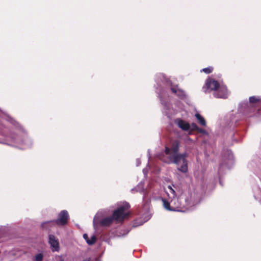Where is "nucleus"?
<instances>
[{"instance_id": "obj_8", "label": "nucleus", "mask_w": 261, "mask_h": 261, "mask_svg": "<svg viewBox=\"0 0 261 261\" xmlns=\"http://www.w3.org/2000/svg\"><path fill=\"white\" fill-rule=\"evenodd\" d=\"M171 90L172 93L175 94L180 98H184L186 96L184 91L178 89L177 85L171 87Z\"/></svg>"}, {"instance_id": "obj_1", "label": "nucleus", "mask_w": 261, "mask_h": 261, "mask_svg": "<svg viewBox=\"0 0 261 261\" xmlns=\"http://www.w3.org/2000/svg\"><path fill=\"white\" fill-rule=\"evenodd\" d=\"M188 153L186 152L174 154L167 159H163V161L168 164L174 163L177 167V169L182 173H187L188 171V161L187 158Z\"/></svg>"}, {"instance_id": "obj_20", "label": "nucleus", "mask_w": 261, "mask_h": 261, "mask_svg": "<svg viewBox=\"0 0 261 261\" xmlns=\"http://www.w3.org/2000/svg\"><path fill=\"white\" fill-rule=\"evenodd\" d=\"M191 129L192 130L197 131L198 129H199V127L195 123H192L191 124Z\"/></svg>"}, {"instance_id": "obj_13", "label": "nucleus", "mask_w": 261, "mask_h": 261, "mask_svg": "<svg viewBox=\"0 0 261 261\" xmlns=\"http://www.w3.org/2000/svg\"><path fill=\"white\" fill-rule=\"evenodd\" d=\"M195 117L197 118V120L198 121L200 125H201L202 126L206 125L205 120L199 113H196L195 114Z\"/></svg>"}, {"instance_id": "obj_4", "label": "nucleus", "mask_w": 261, "mask_h": 261, "mask_svg": "<svg viewBox=\"0 0 261 261\" xmlns=\"http://www.w3.org/2000/svg\"><path fill=\"white\" fill-rule=\"evenodd\" d=\"M69 216L68 213L66 210H63L59 214L57 219L54 222L58 226L65 225L69 220Z\"/></svg>"}, {"instance_id": "obj_10", "label": "nucleus", "mask_w": 261, "mask_h": 261, "mask_svg": "<svg viewBox=\"0 0 261 261\" xmlns=\"http://www.w3.org/2000/svg\"><path fill=\"white\" fill-rule=\"evenodd\" d=\"M180 147V142L178 140H174L172 142L171 148V153H173L174 154H179L178 151L179 150Z\"/></svg>"}, {"instance_id": "obj_6", "label": "nucleus", "mask_w": 261, "mask_h": 261, "mask_svg": "<svg viewBox=\"0 0 261 261\" xmlns=\"http://www.w3.org/2000/svg\"><path fill=\"white\" fill-rule=\"evenodd\" d=\"M48 242L51 246L53 251H59L60 247L58 240L53 234L48 236Z\"/></svg>"}, {"instance_id": "obj_23", "label": "nucleus", "mask_w": 261, "mask_h": 261, "mask_svg": "<svg viewBox=\"0 0 261 261\" xmlns=\"http://www.w3.org/2000/svg\"><path fill=\"white\" fill-rule=\"evenodd\" d=\"M90 258H87L85 259L83 261H90Z\"/></svg>"}, {"instance_id": "obj_18", "label": "nucleus", "mask_w": 261, "mask_h": 261, "mask_svg": "<svg viewBox=\"0 0 261 261\" xmlns=\"http://www.w3.org/2000/svg\"><path fill=\"white\" fill-rule=\"evenodd\" d=\"M43 257V256L42 253H38L35 256V260L36 261H42Z\"/></svg>"}, {"instance_id": "obj_11", "label": "nucleus", "mask_w": 261, "mask_h": 261, "mask_svg": "<svg viewBox=\"0 0 261 261\" xmlns=\"http://www.w3.org/2000/svg\"><path fill=\"white\" fill-rule=\"evenodd\" d=\"M113 221L114 220L112 216L108 217L102 219L100 222V224L102 226H109L112 224Z\"/></svg>"}, {"instance_id": "obj_16", "label": "nucleus", "mask_w": 261, "mask_h": 261, "mask_svg": "<svg viewBox=\"0 0 261 261\" xmlns=\"http://www.w3.org/2000/svg\"><path fill=\"white\" fill-rule=\"evenodd\" d=\"M202 71L206 74H209L213 71V68L212 67H208L207 68H205L202 69Z\"/></svg>"}, {"instance_id": "obj_19", "label": "nucleus", "mask_w": 261, "mask_h": 261, "mask_svg": "<svg viewBox=\"0 0 261 261\" xmlns=\"http://www.w3.org/2000/svg\"><path fill=\"white\" fill-rule=\"evenodd\" d=\"M54 261H65L64 257L61 255H56L55 257Z\"/></svg>"}, {"instance_id": "obj_7", "label": "nucleus", "mask_w": 261, "mask_h": 261, "mask_svg": "<svg viewBox=\"0 0 261 261\" xmlns=\"http://www.w3.org/2000/svg\"><path fill=\"white\" fill-rule=\"evenodd\" d=\"M176 124H177L178 126L184 130H188L190 128V125L189 123L187 122L185 120L177 119L175 121Z\"/></svg>"}, {"instance_id": "obj_17", "label": "nucleus", "mask_w": 261, "mask_h": 261, "mask_svg": "<svg viewBox=\"0 0 261 261\" xmlns=\"http://www.w3.org/2000/svg\"><path fill=\"white\" fill-rule=\"evenodd\" d=\"M165 152L166 153V154L167 155H169V157L171 156H172L173 153H171V147L169 148L168 147H165Z\"/></svg>"}, {"instance_id": "obj_14", "label": "nucleus", "mask_w": 261, "mask_h": 261, "mask_svg": "<svg viewBox=\"0 0 261 261\" xmlns=\"http://www.w3.org/2000/svg\"><path fill=\"white\" fill-rule=\"evenodd\" d=\"M96 237L95 236H92L89 240H87V244L90 245L94 244L96 241Z\"/></svg>"}, {"instance_id": "obj_15", "label": "nucleus", "mask_w": 261, "mask_h": 261, "mask_svg": "<svg viewBox=\"0 0 261 261\" xmlns=\"http://www.w3.org/2000/svg\"><path fill=\"white\" fill-rule=\"evenodd\" d=\"M260 99L255 97V96H251L249 97V102L252 103H256L257 102L260 101Z\"/></svg>"}, {"instance_id": "obj_24", "label": "nucleus", "mask_w": 261, "mask_h": 261, "mask_svg": "<svg viewBox=\"0 0 261 261\" xmlns=\"http://www.w3.org/2000/svg\"><path fill=\"white\" fill-rule=\"evenodd\" d=\"M95 261H99L98 259H96Z\"/></svg>"}, {"instance_id": "obj_3", "label": "nucleus", "mask_w": 261, "mask_h": 261, "mask_svg": "<svg viewBox=\"0 0 261 261\" xmlns=\"http://www.w3.org/2000/svg\"><path fill=\"white\" fill-rule=\"evenodd\" d=\"M220 87L219 82L213 79L208 78L206 80L205 86L203 89L205 93H209L212 91L215 92Z\"/></svg>"}, {"instance_id": "obj_5", "label": "nucleus", "mask_w": 261, "mask_h": 261, "mask_svg": "<svg viewBox=\"0 0 261 261\" xmlns=\"http://www.w3.org/2000/svg\"><path fill=\"white\" fill-rule=\"evenodd\" d=\"M214 96L216 98H226L228 95L227 89L226 87H219L215 92H214Z\"/></svg>"}, {"instance_id": "obj_22", "label": "nucleus", "mask_w": 261, "mask_h": 261, "mask_svg": "<svg viewBox=\"0 0 261 261\" xmlns=\"http://www.w3.org/2000/svg\"><path fill=\"white\" fill-rule=\"evenodd\" d=\"M83 238H84V239L86 241V242H87V240H88H88H89V238H88V234H86V233H84V234H83Z\"/></svg>"}, {"instance_id": "obj_12", "label": "nucleus", "mask_w": 261, "mask_h": 261, "mask_svg": "<svg viewBox=\"0 0 261 261\" xmlns=\"http://www.w3.org/2000/svg\"><path fill=\"white\" fill-rule=\"evenodd\" d=\"M171 206L174 205V206L178 207L177 210L176 211H181L180 203L178 198H174L171 200Z\"/></svg>"}, {"instance_id": "obj_9", "label": "nucleus", "mask_w": 261, "mask_h": 261, "mask_svg": "<svg viewBox=\"0 0 261 261\" xmlns=\"http://www.w3.org/2000/svg\"><path fill=\"white\" fill-rule=\"evenodd\" d=\"M162 201L163 202V206L166 210L169 211H175L177 210L178 207L174 206V205H172L171 206V201L169 202L165 198H162Z\"/></svg>"}, {"instance_id": "obj_2", "label": "nucleus", "mask_w": 261, "mask_h": 261, "mask_svg": "<svg viewBox=\"0 0 261 261\" xmlns=\"http://www.w3.org/2000/svg\"><path fill=\"white\" fill-rule=\"evenodd\" d=\"M130 206L128 204L125 205H122L115 210L112 214V217L114 221L117 222H122L124 219L127 217L129 214L125 211L129 208Z\"/></svg>"}, {"instance_id": "obj_21", "label": "nucleus", "mask_w": 261, "mask_h": 261, "mask_svg": "<svg viewBox=\"0 0 261 261\" xmlns=\"http://www.w3.org/2000/svg\"><path fill=\"white\" fill-rule=\"evenodd\" d=\"M197 132H198L199 133L203 134H206V135L207 134V132L205 129L200 128L199 127V129H198Z\"/></svg>"}]
</instances>
